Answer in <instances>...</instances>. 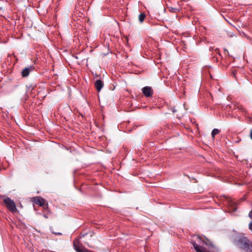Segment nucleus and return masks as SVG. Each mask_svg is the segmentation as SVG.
Instances as JSON below:
<instances>
[{
	"label": "nucleus",
	"instance_id": "obj_11",
	"mask_svg": "<svg viewBox=\"0 0 252 252\" xmlns=\"http://www.w3.org/2000/svg\"><path fill=\"white\" fill-rule=\"evenodd\" d=\"M235 108L238 109L239 110H241L242 111H243V108L242 106L240 104H236Z\"/></svg>",
	"mask_w": 252,
	"mask_h": 252
},
{
	"label": "nucleus",
	"instance_id": "obj_15",
	"mask_svg": "<svg viewBox=\"0 0 252 252\" xmlns=\"http://www.w3.org/2000/svg\"><path fill=\"white\" fill-rule=\"evenodd\" d=\"M249 229L252 231V221L250 223H249Z\"/></svg>",
	"mask_w": 252,
	"mask_h": 252
},
{
	"label": "nucleus",
	"instance_id": "obj_1",
	"mask_svg": "<svg viewBox=\"0 0 252 252\" xmlns=\"http://www.w3.org/2000/svg\"><path fill=\"white\" fill-rule=\"evenodd\" d=\"M193 248L196 252H218V249L208 239L198 235L194 236L191 241Z\"/></svg>",
	"mask_w": 252,
	"mask_h": 252
},
{
	"label": "nucleus",
	"instance_id": "obj_4",
	"mask_svg": "<svg viewBox=\"0 0 252 252\" xmlns=\"http://www.w3.org/2000/svg\"><path fill=\"white\" fill-rule=\"evenodd\" d=\"M32 201L35 204L38 205L40 206L43 207L45 211L49 210V207L48 203L46 201L40 196H36L32 198Z\"/></svg>",
	"mask_w": 252,
	"mask_h": 252
},
{
	"label": "nucleus",
	"instance_id": "obj_9",
	"mask_svg": "<svg viewBox=\"0 0 252 252\" xmlns=\"http://www.w3.org/2000/svg\"><path fill=\"white\" fill-rule=\"evenodd\" d=\"M168 8H169V10L170 11V12L175 13H177L179 12L180 11L179 9L177 8H174L172 7H168Z\"/></svg>",
	"mask_w": 252,
	"mask_h": 252
},
{
	"label": "nucleus",
	"instance_id": "obj_2",
	"mask_svg": "<svg viewBox=\"0 0 252 252\" xmlns=\"http://www.w3.org/2000/svg\"><path fill=\"white\" fill-rule=\"evenodd\" d=\"M236 244L240 249L246 252H252V242L246 237L239 236Z\"/></svg>",
	"mask_w": 252,
	"mask_h": 252
},
{
	"label": "nucleus",
	"instance_id": "obj_8",
	"mask_svg": "<svg viewBox=\"0 0 252 252\" xmlns=\"http://www.w3.org/2000/svg\"><path fill=\"white\" fill-rule=\"evenodd\" d=\"M33 68H34L32 67V66H31L29 67H27V68H24L22 71V76L24 77L28 76L29 75V74H30V72L31 71H32L33 69Z\"/></svg>",
	"mask_w": 252,
	"mask_h": 252
},
{
	"label": "nucleus",
	"instance_id": "obj_13",
	"mask_svg": "<svg viewBox=\"0 0 252 252\" xmlns=\"http://www.w3.org/2000/svg\"><path fill=\"white\" fill-rule=\"evenodd\" d=\"M139 20L141 23L142 22V12H140L139 15Z\"/></svg>",
	"mask_w": 252,
	"mask_h": 252
},
{
	"label": "nucleus",
	"instance_id": "obj_6",
	"mask_svg": "<svg viewBox=\"0 0 252 252\" xmlns=\"http://www.w3.org/2000/svg\"><path fill=\"white\" fill-rule=\"evenodd\" d=\"M227 203L229 207L230 211L234 212L236 211V202L230 198H228L226 199Z\"/></svg>",
	"mask_w": 252,
	"mask_h": 252
},
{
	"label": "nucleus",
	"instance_id": "obj_10",
	"mask_svg": "<svg viewBox=\"0 0 252 252\" xmlns=\"http://www.w3.org/2000/svg\"><path fill=\"white\" fill-rule=\"evenodd\" d=\"M220 132V130L218 129L214 128L211 133V135L213 138H215V136Z\"/></svg>",
	"mask_w": 252,
	"mask_h": 252
},
{
	"label": "nucleus",
	"instance_id": "obj_5",
	"mask_svg": "<svg viewBox=\"0 0 252 252\" xmlns=\"http://www.w3.org/2000/svg\"><path fill=\"white\" fill-rule=\"evenodd\" d=\"M154 94V90L152 87H143V95L146 97H152Z\"/></svg>",
	"mask_w": 252,
	"mask_h": 252
},
{
	"label": "nucleus",
	"instance_id": "obj_3",
	"mask_svg": "<svg viewBox=\"0 0 252 252\" xmlns=\"http://www.w3.org/2000/svg\"><path fill=\"white\" fill-rule=\"evenodd\" d=\"M0 198H3V202L7 209L12 213H15L17 211V209L15 202L9 197L4 195L0 196Z\"/></svg>",
	"mask_w": 252,
	"mask_h": 252
},
{
	"label": "nucleus",
	"instance_id": "obj_18",
	"mask_svg": "<svg viewBox=\"0 0 252 252\" xmlns=\"http://www.w3.org/2000/svg\"><path fill=\"white\" fill-rule=\"evenodd\" d=\"M250 136H251V139L252 140V130H251V133H250Z\"/></svg>",
	"mask_w": 252,
	"mask_h": 252
},
{
	"label": "nucleus",
	"instance_id": "obj_16",
	"mask_svg": "<svg viewBox=\"0 0 252 252\" xmlns=\"http://www.w3.org/2000/svg\"><path fill=\"white\" fill-rule=\"evenodd\" d=\"M53 233L55 234L56 235H62V234L61 233H60V232H58V233H56V232H53Z\"/></svg>",
	"mask_w": 252,
	"mask_h": 252
},
{
	"label": "nucleus",
	"instance_id": "obj_7",
	"mask_svg": "<svg viewBox=\"0 0 252 252\" xmlns=\"http://www.w3.org/2000/svg\"><path fill=\"white\" fill-rule=\"evenodd\" d=\"M95 87L98 92H100L101 89L103 88L104 84L103 82L99 79L97 80L94 83Z\"/></svg>",
	"mask_w": 252,
	"mask_h": 252
},
{
	"label": "nucleus",
	"instance_id": "obj_12",
	"mask_svg": "<svg viewBox=\"0 0 252 252\" xmlns=\"http://www.w3.org/2000/svg\"><path fill=\"white\" fill-rule=\"evenodd\" d=\"M214 50L215 51H216L217 53H218V54H220V53H219V52H220V51H219V49H218V48H216L215 49H214V47H211V48H210V51H213V50Z\"/></svg>",
	"mask_w": 252,
	"mask_h": 252
},
{
	"label": "nucleus",
	"instance_id": "obj_17",
	"mask_svg": "<svg viewBox=\"0 0 252 252\" xmlns=\"http://www.w3.org/2000/svg\"><path fill=\"white\" fill-rule=\"evenodd\" d=\"M142 17H143V21L144 20L145 17V15L144 13H143Z\"/></svg>",
	"mask_w": 252,
	"mask_h": 252
},
{
	"label": "nucleus",
	"instance_id": "obj_19",
	"mask_svg": "<svg viewBox=\"0 0 252 252\" xmlns=\"http://www.w3.org/2000/svg\"><path fill=\"white\" fill-rule=\"evenodd\" d=\"M225 51L228 52V51L226 49H225Z\"/></svg>",
	"mask_w": 252,
	"mask_h": 252
},
{
	"label": "nucleus",
	"instance_id": "obj_14",
	"mask_svg": "<svg viewBox=\"0 0 252 252\" xmlns=\"http://www.w3.org/2000/svg\"><path fill=\"white\" fill-rule=\"evenodd\" d=\"M45 212H47V210L45 211ZM49 211V210L48 211V212ZM43 217L46 218V219H47L48 218V216H47V213H46L45 214L43 215Z\"/></svg>",
	"mask_w": 252,
	"mask_h": 252
}]
</instances>
